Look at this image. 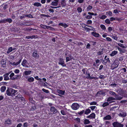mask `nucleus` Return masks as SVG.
Masks as SVG:
<instances>
[{
  "mask_svg": "<svg viewBox=\"0 0 127 127\" xmlns=\"http://www.w3.org/2000/svg\"><path fill=\"white\" fill-rule=\"evenodd\" d=\"M32 71L30 70H27L24 71L23 73V75H28L31 74Z\"/></svg>",
  "mask_w": 127,
  "mask_h": 127,
  "instance_id": "18",
  "label": "nucleus"
},
{
  "mask_svg": "<svg viewBox=\"0 0 127 127\" xmlns=\"http://www.w3.org/2000/svg\"><path fill=\"white\" fill-rule=\"evenodd\" d=\"M47 29H49L50 30H53L54 29V28L50 26H47Z\"/></svg>",
  "mask_w": 127,
  "mask_h": 127,
  "instance_id": "54",
  "label": "nucleus"
},
{
  "mask_svg": "<svg viewBox=\"0 0 127 127\" xmlns=\"http://www.w3.org/2000/svg\"><path fill=\"white\" fill-rule=\"evenodd\" d=\"M61 4L63 7L65 6L66 5V3L64 0L62 1L61 2Z\"/></svg>",
  "mask_w": 127,
  "mask_h": 127,
  "instance_id": "33",
  "label": "nucleus"
},
{
  "mask_svg": "<svg viewBox=\"0 0 127 127\" xmlns=\"http://www.w3.org/2000/svg\"><path fill=\"white\" fill-rule=\"evenodd\" d=\"M57 93L62 95H63L65 93V91H63L60 90H57Z\"/></svg>",
  "mask_w": 127,
  "mask_h": 127,
  "instance_id": "19",
  "label": "nucleus"
},
{
  "mask_svg": "<svg viewBox=\"0 0 127 127\" xmlns=\"http://www.w3.org/2000/svg\"><path fill=\"white\" fill-rule=\"evenodd\" d=\"M23 126L24 127H28V123L27 122H25Z\"/></svg>",
  "mask_w": 127,
  "mask_h": 127,
  "instance_id": "61",
  "label": "nucleus"
},
{
  "mask_svg": "<svg viewBox=\"0 0 127 127\" xmlns=\"http://www.w3.org/2000/svg\"><path fill=\"white\" fill-rule=\"evenodd\" d=\"M77 10L78 11V13H80L82 12V9L81 7H79L77 8Z\"/></svg>",
  "mask_w": 127,
  "mask_h": 127,
  "instance_id": "43",
  "label": "nucleus"
},
{
  "mask_svg": "<svg viewBox=\"0 0 127 127\" xmlns=\"http://www.w3.org/2000/svg\"><path fill=\"white\" fill-rule=\"evenodd\" d=\"M85 18L88 19H91L92 18V16L91 15H87L85 17Z\"/></svg>",
  "mask_w": 127,
  "mask_h": 127,
  "instance_id": "45",
  "label": "nucleus"
},
{
  "mask_svg": "<svg viewBox=\"0 0 127 127\" xmlns=\"http://www.w3.org/2000/svg\"><path fill=\"white\" fill-rule=\"evenodd\" d=\"M42 90L44 92H45L47 93H48L49 92L48 90H46L44 88L42 89Z\"/></svg>",
  "mask_w": 127,
  "mask_h": 127,
  "instance_id": "47",
  "label": "nucleus"
},
{
  "mask_svg": "<svg viewBox=\"0 0 127 127\" xmlns=\"http://www.w3.org/2000/svg\"><path fill=\"white\" fill-rule=\"evenodd\" d=\"M27 80L29 82H32L34 81V79L33 77H30L28 78Z\"/></svg>",
  "mask_w": 127,
  "mask_h": 127,
  "instance_id": "25",
  "label": "nucleus"
},
{
  "mask_svg": "<svg viewBox=\"0 0 127 127\" xmlns=\"http://www.w3.org/2000/svg\"><path fill=\"white\" fill-rule=\"evenodd\" d=\"M106 40L109 41H112V40L109 37H107L106 38Z\"/></svg>",
  "mask_w": 127,
  "mask_h": 127,
  "instance_id": "55",
  "label": "nucleus"
},
{
  "mask_svg": "<svg viewBox=\"0 0 127 127\" xmlns=\"http://www.w3.org/2000/svg\"><path fill=\"white\" fill-rule=\"evenodd\" d=\"M9 74V73H7L3 75V76L4 77V80H5L6 81L9 79V77H8Z\"/></svg>",
  "mask_w": 127,
  "mask_h": 127,
  "instance_id": "14",
  "label": "nucleus"
},
{
  "mask_svg": "<svg viewBox=\"0 0 127 127\" xmlns=\"http://www.w3.org/2000/svg\"><path fill=\"white\" fill-rule=\"evenodd\" d=\"M117 92L120 95H122L124 93V91L123 90L121 89H118Z\"/></svg>",
  "mask_w": 127,
  "mask_h": 127,
  "instance_id": "13",
  "label": "nucleus"
},
{
  "mask_svg": "<svg viewBox=\"0 0 127 127\" xmlns=\"http://www.w3.org/2000/svg\"><path fill=\"white\" fill-rule=\"evenodd\" d=\"M15 98L18 99L20 101H23L25 100L24 98L22 96V95L20 94H18L15 96Z\"/></svg>",
  "mask_w": 127,
  "mask_h": 127,
  "instance_id": "4",
  "label": "nucleus"
},
{
  "mask_svg": "<svg viewBox=\"0 0 127 127\" xmlns=\"http://www.w3.org/2000/svg\"><path fill=\"white\" fill-rule=\"evenodd\" d=\"M32 56L33 57L36 58H38L39 57V54L37 53V52L34 51L32 54Z\"/></svg>",
  "mask_w": 127,
  "mask_h": 127,
  "instance_id": "6",
  "label": "nucleus"
},
{
  "mask_svg": "<svg viewBox=\"0 0 127 127\" xmlns=\"http://www.w3.org/2000/svg\"><path fill=\"white\" fill-rule=\"evenodd\" d=\"M15 49V48H12V47H9L8 48V50L7 52V54H8Z\"/></svg>",
  "mask_w": 127,
  "mask_h": 127,
  "instance_id": "20",
  "label": "nucleus"
},
{
  "mask_svg": "<svg viewBox=\"0 0 127 127\" xmlns=\"http://www.w3.org/2000/svg\"><path fill=\"white\" fill-rule=\"evenodd\" d=\"M118 116L122 117H125L127 116V114L126 112L123 111L120 113L119 114Z\"/></svg>",
  "mask_w": 127,
  "mask_h": 127,
  "instance_id": "10",
  "label": "nucleus"
},
{
  "mask_svg": "<svg viewBox=\"0 0 127 127\" xmlns=\"http://www.w3.org/2000/svg\"><path fill=\"white\" fill-rule=\"evenodd\" d=\"M115 100H121L123 98V97L119 96V95L116 94L115 95Z\"/></svg>",
  "mask_w": 127,
  "mask_h": 127,
  "instance_id": "17",
  "label": "nucleus"
},
{
  "mask_svg": "<svg viewBox=\"0 0 127 127\" xmlns=\"http://www.w3.org/2000/svg\"><path fill=\"white\" fill-rule=\"evenodd\" d=\"M107 17V16L105 15H103L101 16H100V15L99 16V18L103 20L105 19Z\"/></svg>",
  "mask_w": 127,
  "mask_h": 127,
  "instance_id": "29",
  "label": "nucleus"
},
{
  "mask_svg": "<svg viewBox=\"0 0 127 127\" xmlns=\"http://www.w3.org/2000/svg\"><path fill=\"white\" fill-rule=\"evenodd\" d=\"M19 25L21 26H30L31 25V24L29 22H23L20 23Z\"/></svg>",
  "mask_w": 127,
  "mask_h": 127,
  "instance_id": "15",
  "label": "nucleus"
},
{
  "mask_svg": "<svg viewBox=\"0 0 127 127\" xmlns=\"http://www.w3.org/2000/svg\"><path fill=\"white\" fill-rule=\"evenodd\" d=\"M109 94H110L111 95H113L114 96H115V95L116 94V93L114 92H112V91H110L109 92Z\"/></svg>",
  "mask_w": 127,
  "mask_h": 127,
  "instance_id": "38",
  "label": "nucleus"
},
{
  "mask_svg": "<svg viewBox=\"0 0 127 127\" xmlns=\"http://www.w3.org/2000/svg\"><path fill=\"white\" fill-rule=\"evenodd\" d=\"M103 51H99L97 53V55H102L103 54Z\"/></svg>",
  "mask_w": 127,
  "mask_h": 127,
  "instance_id": "56",
  "label": "nucleus"
},
{
  "mask_svg": "<svg viewBox=\"0 0 127 127\" xmlns=\"http://www.w3.org/2000/svg\"><path fill=\"white\" fill-rule=\"evenodd\" d=\"M54 1H53L50 4L51 5L57 6L58 4V3L59 0H53Z\"/></svg>",
  "mask_w": 127,
  "mask_h": 127,
  "instance_id": "8",
  "label": "nucleus"
},
{
  "mask_svg": "<svg viewBox=\"0 0 127 127\" xmlns=\"http://www.w3.org/2000/svg\"><path fill=\"white\" fill-rule=\"evenodd\" d=\"M100 27L103 30H105L106 29V28L105 26L103 25H100Z\"/></svg>",
  "mask_w": 127,
  "mask_h": 127,
  "instance_id": "42",
  "label": "nucleus"
},
{
  "mask_svg": "<svg viewBox=\"0 0 127 127\" xmlns=\"http://www.w3.org/2000/svg\"><path fill=\"white\" fill-rule=\"evenodd\" d=\"M5 122L6 124H11V121L9 119H8L5 121Z\"/></svg>",
  "mask_w": 127,
  "mask_h": 127,
  "instance_id": "32",
  "label": "nucleus"
},
{
  "mask_svg": "<svg viewBox=\"0 0 127 127\" xmlns=\"http://www.w3.org/2000/svg\"><path fill=\"white\" fill-rule=\"evenodd\" d=\"M122 82L124 84H126L127 82V80L123 79L122 80Z\"/></svg>",
  "mask_w": 127,
  "mask_h": 127,
  "instance_id": "64",
  "label": "nucleus"
},
{
  "mask_svg": "<svg viewBox=\"0 0 127 127\" xmlns=\"http://www.w3.org/2000/svg\"><path fill=\"white\" fill-rule=\"evenodd\" d=\"M115 98H114L112 97H108L107 100V102L110 101L112 100H115Z\"/></svg>",
  "mask_w": 127,
  "mask_h": 127,
  "instance_id": "24",
  "label": "nucleus"
},
{
  "mask_svg": "<svg viewBox=\"0 0 127 127\" xmlns=\"http://www.w3.org/2000/svg\"><path fill=\"white\" fill-rule=\"evenodd\" d=\"M5 23L7 22H8L9 23H11L12 21V20L11 19L9 18L5 19Z\"/></svg>",
  "mask_w": 127,
  "mask_h": 127,
  "instance_id": "35",
  "label": "nucleus"
},
{
  "mask_svg": "<svg viewBox=\"0 0 127 127\" xmlns=\"http://www.w3.org/2000/svg\"><path fill=\"white\" fill-rule=\"evenodd\" d=\"M92 35L95 37H98L99 36V34L95 32H92Z\"/></svg>",
  "mask_w": 127,
  "mask_h": 127,
  "instance_id": "16",
  "label": "nucleus"
},
{
  "mask_svg": "<svg viewBox=\"0 0 127 127\" xmlns=\"http://www.w3.org/2000/svg\"><path fill=\"white\" fill-rule=\"evenodd\" d=\"M33 5H34L37 7L41 6V4L40 3L38 2L35 3Z\"/></svg>",
  "mask_w": 127,
  "mask_h": 127,
  "instance_id": "30",
  "label": "nucleus"
},
{
  "mask_svg": "<svg viewBox=\"0 0 127 127\" xmlns=\"http://www.w3.org/2000/svg\"><path fill=\"white\" fill-rule=\"evenodd\" d=\"M93 7L90 5H89L87 7L86 9L87 11H89L92 9Z\"/></svg>",
  "mask_w": 127,
  "mask_h": 127,
  "instance_id": "28",
  "label": "nucleus"
},
{
  "mask_svg": "<svg viewBox=\"0 0 127 127\" xmlns=\"http://www.w3.org/2000/svg\"><path fill=\"white\" fill-rule=\"evenodd\" d=\"M106 13L108 14V15L110 16H112V13L111 11H109L106 12Z\"/></svg>",
  "mask_w": 127,
  "mask_h": 127,
  "instance_id": "49",
  "label": "nucleus"
},
{
  "mask_svg": "<svg viewBox=\"0 0 127 127\" xmlns=\"http://www.w3.org/2000/svg\"><path fill=\"white\" fill-rule=\"evenodd\" d=\"M50 110L51 112H53V114H55L57 112H58L60 114L59 112H58V111L57 109L54 106L51 107L50 108Z\"/></svg>",
  "mask_w": 127,
  "mask_h": 127,
  "instance_id": "7",
  "label": "nucleus"
},
{
  "mask_svg": "<svg viewBox=\"0 0 127 127\" xmlns=\"http://www.w3.org/2000/svg\"><path fill=\"white\" fill-rule=\"evenodd\" d=\"M105 22L107 24H110V20L108 19H107L105 20Z\"/></svg>",
  "mask_w": 127,
  "mask_h": 127,
  "instance_id": "46",
  "label": "nucleus"
},
{
  "mask_svg": "<svg viewBox=\"0 0 127 127\" xmlns=\"http://www.w3.org/2000/svg\"><path fill=\"white\" fill-rule=\"evenodd\" d=\"M83 123L85 125H87L89 124L90 121L88 119H85L84 120Z\"/></svg>",
  "mask_w": 127,
  "mask_h": 127,
  "instance_id": "23",
  "label": "nucleus"
},
{
  "mask_svg": "<svg viewBox=\"0 0 127 127\" xmlns=\"http://www.w3.org/2000/svg\"><path fill=\"white\" fill-rule=\"evenodd\" d=\"M47 26L44 25L42 24H41L40 25V26L41 27L44 29H47Z\"/></svg>",
  "mask_w": 127,
  "mask_h": 127,
  "instance_id": "48",
  "label": "nucleus"
},
{
  "mask_svg": "<svg viewBox=\"0 0 127 127\" xmlns=\"http://www.w3.org/2000/svg\"><path fill=\"white\" fill-rule=\"evenodd\" d=\"M110 86H111L113 88L116 87L117 86H118V85L114 83L110 84Z\"/></svg>",
  "mask_w": 127,
  "mask_h": 127,
  "instance_id": "36",
  "label": "nucleus"
},
{
  "mask_svg": "<svg viewBox=\"0 0 127 127\" xmlns=\"http://www.w3.org/2000/svg\"><path fill=\"white\" fill-rule=\"evenodd\" d=\"M112 117L110 115H108L104 117L103 118L104 120H110L111 119Z\"/></svg>",
  "mask_w": 127,
  "mask_h": 127,
  "instance_id": "12",
  "label": "nucleus"
},
{
  "mask_svg": "<svg viewBox=\"0 0 127 127\" xmlns=\"http://www.w3.org/2000/svg\"><path fill=\"white\" fill-rule=\"evenodd\" d=\"M20 72V70L19 69H16L14 71V72L16 74L18 73H19Z\"/></svg>",
  "mask_w": 127,
  "mask_h": 127,
  "instance_id": "59",
  "label": "nucleus"
},
{
  "mask_svg": "<svg viewBox=\"0 0 127 127\" xmlns=\"http://www.w3.org/2000/svg\"><path fill=\"white\" fill-rule=\"evenodd\" d=\"M87 23L88 24H91L92 23V21L91 20H88Z\"/></svg>",
  "mask_w": 127,
  "mask_h": 127,
  "instance_id": "58",
  "label": "nucleus"
},
{
  "mask_svg": "<svg viewBox=\"0 0 127 127\" xmlns=\"http://www.w3.org/2000/svg\"><path fill=\"white\" fill-rule=\"evenodd\" d=\"M59 64H61V63H62L63 62H64L63 59L62 58H60L59 59Z\"/></svg>",
  "mask_w": 127,
  "mask_h": 127,
  "instance_id": "44",
  "label": "nucleus"
},
{
  "mask_svg": "<svg viewBox=\"0 0 127 127\" xmlns=\"http://www.w3.org/2000/svg\"><path fill=\"white\" fill-rule=\"evenodd\" d=\"M90 108L92 110H94L95 108H96V106H91L90 107Z\"/></svg>",
  "mask_w": 127,
  "mask_h": 127,
  "instance_id": "53",
  "label": "nucleus"
},
{
  "mask_svg": "<svg viewBox=\"0 0 127 127\" xmlns=\"http://www.w3.org/2000/svg\"><path fill=\"white\" fill-rule=\"evenodd\" d=\"M10 93L11 95L10 96H13L15 95L14 94L17 92V91L13 89L10 88Z\"/></svg>",
  "mask_w": 127,
  "mask_h": 127,
  "instance_id": "9",
  "label": "nucleus"
},
{
  "mask_svg": "<svg viewBox=\"0 0 127 127\" xmlns=\"http://www.w3.org/2000/svg\"><path fill=\"white\" fill-rule=\"evenodd\" d=\"M35 38V37L34 35H33L32 36H27L26 37V38L28 39H32L33 38Z\"/></svg>",
  "mask_w": 127,
  "mask_h": 127,
  "instance_id": "27",
  "label": "nucleus"
},
{
  "mask_svg": "<svg viewBox=\"0 0 127 127\" xmlns=\"http://www.w3.org/2000/svg\"><path fill=\"white\" fill-rule=\"evenodd\" d=\"M109 103L108 102H104L102 105V106L103 107H105L109 105Z\"/></svg>",
  "mask_w": 127,
  "mask_h": 127,
  "instance_id": "37",
  "label": "nucleus"
},
{
  "mask_svg": "<svg viewBox=\"0 0 127 127\" xmlns=\"http://www.w3.org/2000/svg\"><path fill=\"white\" fill-rule=\"evenodd\" d=\"M80 106V105L76 103H74L72 105L71 107L73 110H76L79 108Z\"/></svg>",
  "mask_w": 127,
  "mask_h": 127,
  "instance_id": "2",
  "label": "nucleus"
},
{
  "mask_svg": "<svg viewBox=\"0 0 127 127\" xmlns=\"http://www.w3.org/2000/svg\"><path fill=\"white\" fill-rule=\"evenodd\" d=\"M6 23L5 19H2L0 20V23Z\"/></svg>",
  "mask_w": 127,
  "mask_h": 127,
  "instance_id": "60",
  "label": "nucleus"
},
{
  "mask_svg": "<svg viewBox=\"0 0 127 127\" xmlns=\"http://www.w3.org/2000/svg\"><path fill=\"white\" fill-rule=\"evenodd\" d=\"M21 65L24 67H29L30 66L29 63L27 62V61L25 59L22 62Z\"/></svg>",
  "mask_w": 127,
  "mask_h": 127,
  "instance_id": "3",
  "label": "nucleus"
},
{
  "mask_svg": "<svg viewBox=\"0 0 127 127\" xmlns=\"http://www.w3.org/2000/svg\"><path fill=\"white\" fill-rule=\"evenodd\" d=\"M95 115L94 113H92L89 115L87 116V118H90L91 119H95Z\"/></svg>",
  "mask_w": 127,
  "mask_h": 127,
  "instance_id": "11",
  "label": "nucleus"
},
{
  "mask_svg": "<svg viewBox=\"0 0 127 127\" xmlns=\"http://www.w3.org/2000/svg\"><path fill=\"white\" fill-rule=\"evenodd\" d=\"M91 112V110L89 109H86L85 111H84L85 113L86 114H88L90 113Z\"/></svg>",
  "mask_w": 127,
  "mask_h": 127,
  "instance_id": "34",
  "label": "nucleus"
},
{
  "mask_svg": "<svg viewBox=\"0 0 127 127\" xmlns=\"http://www.w3.org/2000/svg\"><path fill=\"white\" fill-rule=\"evenodd\" d=\"M102 94V92L101 91H99L96 94V95L97 96L100 95V94Z\"/></svg>",
  "mask_w": 127,
  "mask_h": 127,
  "instance_id": "62",
  "label": "nucleus"
},
{
  "mask_svg": "<svg viewBox=\"0 0 127 127\" xmlns=\"http://www.w3.org/2000/svg\"><path fill=\"white\" fill-rule=\"evenodd\" d=\"M118 45L124 48H126L127 47L126 45H124L123 44L121 43H118Z\"/></svg>",
  "mask_w": 127,
  "mask_h": 127,
  "instance_id": "26",
  "label": "nucleus"
},
{
  "mask_svg": "<svg viewBox=\"0 0 127 127\" xmlns=\"http://www.w3.org/2000/svg\"><path fill=\"white\" fill-rule=\"evenodd\" d=\"M98 77L100 79H102L104 78L105 77L103 75H100Z\"/></svg>",
  "mask_w": 127,
  "mask_h": 127,
  "instance_id": "52",
  "label": "nucleus"
},
{
  "mask_svg": "<svg viewBox=\"0 0 127 127\" xmlns=\"http://www.w3.org/2000/svg\"><path fill=\"white\" fill-rule=\"evenodd\" d=\"M84 112V110H83L81 112H78L77 113L80 115H81L83 114Z\"/></svg>",
  "mask_w": 127,
  "mask_h": 127,
  "instance_id": "57",
  "label": "nucleus"
},
{
  "mask_svg": "<svg viewBox=\"0 0 127 127\" xmlns=\"http://www.w3.org/2000/svg\"><path fill=\"white\" fill-rule=\"evenodd\" d=\"M84 29L86 31V32H89L90 30V29L86 27Z\"/></svg>",
  "mask_w": 127,
  "mask_h": 127,
  "instance_id": "63",
  "label": "nucleus"
},
{
  "mask_svg": "<svg viewBox=\"0 0 127 127\" xmlns=\"http://www.w3.org/2000/svg\"><path fill=\"white\" fill-rule=\"evenodd\" d=\"M59 25L61 26L62 27H64V28H66L68 27V25L66 24L65 23H59Z\"/></svg>",
  "mask_w": 127,
  "mask_h": 127,
  "instance_id": "22",
  "label": "nucleus"
},
{
  "mask_svg": "<svg viewBox=\"0 0 127 127\" xmlns=\"http://www.w3.org/2000/svg\"><path fill=\"white\" fill-rule=\"evenodd\" d=\"M6 89V87L5 86H2L1 88V92H4L5 90Z\"/></svg>",
  "mask_w": 127,
  "mask_h": 127,
  "instance_id": "40",
  "label": "nucleus"
},
{
  "mask_svg": "<svg viewBox=\"0 0 127 127\" xmlns=\"http://www.w3.org/2000/svg\"><path fill=\"white\" fill-rule=\"evenodd\" d=\"M86 75L87 76L86 77V78L87 79H89L90 77V73H87L86 74Z\"/></svg>",
  "mask_w": 127,
  "mask_h": 127,
  "instance_id": "50",
  "label": "nucleus"
},
{
  "mask_svg": "<svg viewBox=\"0 0 127 127\" xmlns=\"http://www.w3.org/2000/svg\"><path fill=\"white\" fill-rule=\"evenodd\" d=\"M75 121H76L77 123H79L80 122V119L79 118H77L74 119Z\"/></svg>",
  "mask_w": 127,
  "mask_h": 127,
  "instance_id": "41",
  "label": "nucleus"
},
{
  "mask_svg": "<svg viewBox=\"0 0 127 127\" xmlns=\"http://www.w3.org/2000/svg\"><path fill=\"white\" fill-rule=\"evenodd\" d=\"M119 64V62L118 61L114 62L111 65V67L113 69L117 68Z\"/></svg>",
  "mask_w": 127,
  "mask_h": 127,
  "instance_id": "5",
  "label": "nucleus"
},
{
  "mask_svg": "<svg viewBox=\"0 0 127 127\" xmlns=\"http://www.w3.org/2000/svg\"><path fill=\"white\" fill-rule=\"evenodd\" d=\"M61 114L63 115H66V112L64 111V110H62L61 111Z\"/></svg>",
  "mask_w": 127,
  "mask_h": 127,
  "instance_id": "39",
  "label": "nucleus"
},
{
  "mask_svg": "<svg viewBox=\"0 0 127 127\" xmlns=\"http://www.w3.org/2000/svg\"><path fill=\"white\" fill-rule=\"evenodd\" d=\"M97 102H95L94 101L90 103V105H96V104Z\"/></svg>",
  "mask_w": 127,
  "mask_h": 127,
  "instance_id": "51",
  "label": "nucleus"
},
{
  "mask_svg": "<svg viewBox=\"0 0 127 127\" xmlns=\"http://www.w3.org/2000/svg\"><path fill=\"white\" fill-rule=\"evenodd\" d=\"M112 125L114 127H123V124L118 122H115L112 123Z\"/></svg>",
  "mask_w": 127,
  "mask_h": 127,
  "instance_id": "1",
  "label": "nucleus"
},
{
  "mask_svg": "<svg viewBox=\"0 0 127 127\" xmlns=\"http://www.w3.org/2000/svg\"><path fill=\"white\" fill-rule=\"evenodd\" d=\"M10 89L8 88L6 90V93L7 95L8 96H10Z\"/></svg>",
  "mask_w": 127,
  "mask_h": 127,
  "instance_id": "31",
  "label": "nucleus"
},
{
  "mask_svg": "<svg viewBox=\"0 0 127 127\" xmlns=\"http://www.w3.org/2000/svg\"><path fill=\"white\" fill-rule=\"evenodd\" d=\"M118 52L116 51H114L112 52L111 54H110V55L111 56H113L116 55L118 53Z\"/></svg>",
  "mask_w": 127,
  "mask_h": 127,
  "instance_id": "21",
  "label": "nucleus"
}]
</instances>
